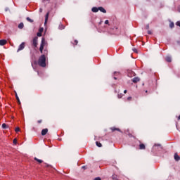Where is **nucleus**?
Masks as SVG:
<instances>
[{"label": "nucleus", "instance_id": "obj_1", "mask_svg": "<svg viewBox=\"0 0 180 180\" xmlns=\"http://www.w3.org/2000/svg\"><path fill=\"white\" fill-rule=\"evenodd\" d=\"M45 46H46V39H44V38H42L40 48H39V51L43 55H41L39 57L38 60V65L40 67H43V68L46 67V56L49 54V51H47V49H44Z\"/></svg>", "mask_w": 180, "mask_h": 180}, {"label": "nucleus", "instance_id": "obj_2", "mask_svg": "<svg viewBox=\"0 0 180 180\" xmlns=\"http://www.w3.org/2000/svg\"><path fill=\"white\" fill-rule=\"evenodd\" d=\"M25 42H22L19 46H18V49L17 50V53H19V51H22V50H23L25 47Z\"/></svg>", "mask_w": 180, "mask_h": 180}, {"label": "nucleus", "instance_id": "obj_3", "mask_svg": "<svg viewBox=\"0 0 180 180\" xmlns=\"http://www.w3.org/2000/svg\"><path fill=\"white\" fill-rule=\"evenodd\" d=\"M49 131L48 129H44L41 131V135L42 136H46L47 134V132Z\"/></svg>", "mask_w": 180, "mask_h": 180}, {"label": "nucleus", "instance_id": "obj_4", "mask_svg": "<svg viewBox=\"0 0 180 180\" xmlns=\"http://www.w3.org/2000/svg\"><path fill=\"white\" fill-rule=\"evenodd\" d=\"M139 81H140L139 77H134V79H132V82H134V84H137V82H139Z\"/></svg>", "mask_w": 180, "mask_h": 180}, {"label": "nucleus", "instance_id": "obj_5", "mask_svg": "<svg viewBox=\"0 0 180 180\" xmlns=\"http://www.w3.org/2000/svg\"><path fill=\"white\" fill-rule=\"evenodd\" d=\"M37 37H35L34 39H33V46H35V47H37Z\"/></svg>", "mask_w": 180, "mask_h": 180}, {"label": "nucleus", "instance_id": "obj_6", "mask_svg": "<svg viewBox=\"0 0 180 180\" xmlns=\"http://www.w3.org/2000/svg\"><path fill=\"white\" fill-rule=\"evenodd\" d=\"M7 41L5 39H1L0 40V46H5L6 44Z\"/></svg>", "mask_w": 180, "mask_h": 180}, {"label": "nucleus", "instance_id": "obj_7", "mask_svg": "<svg viewBox=\"0 0 180 180\" xmlns=\"http://www.w3.org/2000/svg\"><path fill=\"white\" fill-rule=\"evenodd\" d=\"M91 11L94 12V13L98 12L99 11V8L98 7H93L91 8Z\"/></svg>", "mask_w": 180, "mask_h": 180}, {"label": "nucleus", "instance_id": "obj_8", "mask_svg": "<svg viewBox=\"0 0 180 180\" xmlns=\"http://www.w3.org/2000/svg\"><path fill=\"white\" fill-rule=\"evenodd\" d=\"M139 149L140 150H146V145H144L143 143H141L139 145Z\"/></svg>", "mask_w": 180, "mask_h": 180}, {"label": "nucleus", "instance_id": "obj_9", "mask_svg": "<svg viewBox=\"0 0 180 180\" xmlns=\"http://www.w3.org/2000/svg\"><path fill=\"white\" fill-rule=\"evenodd\" d=\"M98 11H100V12H102L103 13H106V10H105L103 7H98Z\"/></svg>", "mask_w": 180, "mask_h": 180}, {"label": "nucleus", "instance_id": "obj_10", "mask_svg": "<svg viewBox=\"0 0 180 180\" xmlns=\"http://www.w3.org/2000/svg\"><path fill=\"white\" fill-rule=\"evenodd\" d=\"M174 160H175L176 161H179L180 157H179V155H178V153H175V154H174Z\"/></svg>", "mask_w": 180, "mask_h": 180}, {"label": "nucleus", "instance_id": "obj_11", "mask_svg": "<svg viewBox=\"0 0 180 180\" xmlns=\"http://www.w3.org/2000/svg\"><path fill=\"white\" fill-rule=\"evenodd\" d=\"M134 75H136V73H134V72H129L128 73V77H134Z\"/></svg>", "mask_w": 180, "mask_h": 180}, {"label": "nucleus", "instance_id": "obj_12", "mask_svg": "<svg viewBox=\"0 0 180 180\" xmlns=\"http://www.w3.org/2000/svg\"><path fill=\"white\" fill-rule=\"evenodd\" d=\"M165 59L167 63H171V61H172V58H171V56H167Z\"/></svg>", "mask_w": 180, "mask_h": 180}, {"label": "nucleus", "instance_id": "obj_13", "mask_svg": "<svg viewBox=\"0 0 180 180\" xmlns=\"http://www.w3.org/2000/svg\"><path fill=\"white\" fill-rule=\"evenodd\" d=\"M110 130H112V131H115L117 130V131H120V129L119 128H115V127H111Z\"/></svg>", "mask_w": 180, "mask_h": 180}, {"label": "nucleus", "instance_id": "obj_14", "mask_svg": "<svg viewBox=\"0 0 180 180\" xmlns=\"http://www.w3.org/2000/svg\"><path fill=\"white\" fill-rule=\"evenodd\" d=\"M24 25L23 22H21L18 25V29H23Z\"/></svg>", "mask_w": 180, "mask_h": 180}, {"label": "nucleus", "instance_id": "obj_15", "mask_svg": "<svg viewBox=\"0 0 180 180\" xmlns=\"http://www.w3.org/2000/svg\"><path fill=\"white\" fill-rule=\"evenodd\" d=\"M35 161H37L39 164H41L43 162V160L38 159L37 158H34Z\"/></svg>", "mask_w": 180, "mask_h": 180}, {"label": "nucleus", "instance_id": "obj_16", "mask_svg": "<svg viewBox=\"0 0 180 180\" xmlns=\"http://www.w3.org/2000/svg\"><path fill=\"white\" fill-rule=\"evenodd\" d=\"M47 20H49V13H46L45 17V25L47 23Z\"/></svg>", "mask_w": 180, "mask_h": 180}, {"label": "nucleus", "instance_id": "obj_17", "mask_svg": "<svg viewBox=\"0 0 180 180\" xmlns=\"http://www.w3.org/2000/svg\"><path fill=\"white\" fill-rule=\"evenodd\" d=\"M96 144L97 147H102V143H101V142L96 141Z\"/></svg>", "mask_w": 180, "mask_h": 180}, {"label": "nucleus", "instance_id": "obj_18", "mask_svg": "<svg viewBox=\"0 0 180 180\" xmlns=\"http://www.w3.org/2000/svg\"><path fill=\"white\" fill-rule=\"evenodd\" d=\"M2 128L3 129H8V125H6V124L4 123V124H2Z\"/></svg>", "mask_w": 180, "mask_h": 180}, {"label": "nucleus", "instance_id": "obj_19", "mask_svg": "<svg viewBox=\"0 0 180 180\" xmlns=\"http://www.w3.org/2000/svg\"><path fill=\"white\" fill-rule=\"evenodd\" d=\"M27 20L28 22H30V23H33V20L30 19V18H29V17L27 18Z\"/></svg>", "mask_w": 180, "mask_h": 180}, {"label": "nucleus", "instance_id": "obj_20", "mask_svg": "<svg viewBox=\"0 0 180 180\" xmlns=\"http://www.w3.org/2000/svg\"><path fill=\"white\" fill-rule=\"evenodd\" d=\"M112 179H117V175L113 174V175L112 176Z\"/></svg>", "mask_w": 180, "mask_h": 180}, {"label": "nucleus", "instance_id": "obj_21", "mask_svg": "<svg viewBox=\"0 0 180 180\" xmlns=\"http://www.w3.org/2000/svg\"><path fill=\"white\" fill-rule=\"evenodd\" d=\"M15 131L16 132L20 131V129L19 127H17V128H15Z\"/></svg>", "mask_w": 180, "mask_h": 180}, {"label": "nucleus", "instance_id": "obj_22", "mask_svg": "<svg viewBox=\"0 0 180 180\" xmlns=\"http://www.w3.org/2000/svg\"><path fill=\"white\" fill-rule=\"evenodd\" d=\"M171 29H172V27H174V22H171L169 25Z\"/></svg>", "mask_w": 180, "mask_h": 180}, {"label": "nucleus", "instance_id": "obj_23", "mask_svg": "<svg viewBox=\"0 0 180 180\" xmlns=\"http://www.w3.org/2000/svg\"><path fill=\"white\" fill-rule=\"evenodd\" d=\"M59 29L63 30L64 29V25H61L59 26Z\"/></svg>", "mask_w": 180, "mask_h": 180}, {"label": "nucleus", "instance_id": "obj_24", "mask_svg": "<svg viewBox=\"0 0 180 180\" xmlns=\"http://www.w3.org/2000/svg\"><path fill=\"white\" fill-rule=\"evenodd\" d=\"M105 25H109V20H106L105 21Z\"/></svg>", "mask_w": 180, "mask_h": 180}, {"label": "nucleus", "instance_id": "obj_25", "mask_svg": "<svg viewBox=\"0 0 180 180\" xmlns=\"http://www.w3.org/2000/svg\"><path fill=\"white\" fill-rule=\"evenodd\" d=\"M176 26H179L180 27V21L176 22Z\"/></svg>", "mask_w": 180, "mask_h": 180}, {"label": "nucleus", "instance_id": "obj_26", "mask_svg": "<svg viewBox=\"0 0 180 180\" xmlns=\"http://www.w3.org/2000/svg\"><path fill=\"white\" fill-rule=\"evenodd\" d=\"M132 50L134 53H137V49L136 48H134Z\"/></svg>", "mask_w": 180, "mask_h": 180}, {"label": "nucleus", "instance_id": "obj_27", "mask_svg": "<svg viewBox=\"0 0 180 180\" xmlns=\"http://www.w3.org/2000/svg\"><path fill=\"white\" fill-rule=\"evenodd\" d=\"M17 141H18L16 140V139H13V143H14V144H16Z\"/></svg>", "mask_w": 180, "mask_h": 180}, {"label": "nucleus", "instance_id": "obj_28", "mask_svg": "<svg viewBox=\"0 0 180 180\" xmlns=\"http://www.w3.org/2000/svg\"><path fill=\"white\" fill-rule=\"evenodd\" d=\"M37 36H38L39 37H40L41 36V33L38 32V33H37Z\"/></svg>", "mask_w": 180, "mask_h": 180}, {"label": "nucleus", "instance_id": "obj_29", "mask_svg": "<svg viewBox=\"0 0 180 180\" xmlns=\"http://www.w3.org/2000/svg\"><path fill=\"white\" fill-rule=\"evenodd\" d=\"M16 99H17V101H18L19 103L20 102V101L19 100V97L18 96V95H16Z\"/></svg>", "mask_w": 180, "mask_h": 180}, {"label": "nucleus", "instance_id": "obj_30", "mask_svg": "<svg viewBox=\"0 0 180 180\" xmlns=\"http://www.w3.org/2000/svg\"><path fill=\"white\" fill-rule=\"evenodd\" d=\"M94 180H101V179L100 177H97V178H95Z\"/></svg>", "mask_w": 180, "mask_h": 180}, {"label": "nucleus", "instance_id": "obj_31", "mask_svg": "<svg viewBox=\"0 0 180 180\" xmlns=\"http://www.w3.org/2000/svg\"><path fill=\"white\" fill-rule=\"evenodd\" d=\"M177 11H178V12H180V6H178Z\"/></svg>", "mask_w": 180, "mask_h": 180}, {"label": "nucleus", "instance_id": "obj_32", "mask_svg": "<svg viewBox=\"0 0 180 180\" xmlns=\"http://www.w3.org/2000/svg\"><path fill=\"white\" fill-rule=\"evenodd\" d=\"M127 100H128V101H131V97H130V96L128 97V98H127Z\"/></svg>", "mask_w": 180, "mask_h": 180}, {"label": "nucleus", "instance_id": "obj_33", "mask_svg": "<svg viewBox=\"0 0 180 180\" xmlns=\"http://www.w3.org/2000/svg\"><path fill=\"white\" fill-rule=\"evenodd\" d=\"M75 44H78V41L75 40Z\"/></svg>", "mask_w": 180, "mask_h": 180}, {"label": "nucleus", "instance_id": "obj_34", "mask_svg": "<svg viewBox=\"0 0 180 180\" xmlns=\"http://www.w3.org/2000/svg\"><path fill=\"white\" fill-rule=\"evenodd\" d=\"M148 34H151V31H148Z\"/></svg>", "mask_w": 180, "mask_h": 180}, {"label": "nucleus", "instance_id": "obj_35", "mask_svg": "<svg viewBox=\"0 0 180 180\" xmlns=\"http://www.w3.org/2000/svg\"><path fill=\"white\" fill-rule=\"evenodd\" d=\"M118 98H122V95L118 94Z\"/></svg>", "mask_w": 180, "mask_h": 180}, {"label": "nucleus", "instance_id": "obj_36", "mask_svg": "<svg viewBox=\"0 0 180 180\" xmlns=\"http://www.w3.org/2000/svg\"><path fill=\"white\" fill-rule=\"evenodd\" d=\"M114 74H117V75H119V72H115Z\"/></svg>", "mask_w": 180, "mask_h": 180}, {"label": "nucleus", "instance_id": "obj_37", "mask_svg": "<svg viewBox=\"0 0 180 180\" xmlns=\"http://www.w3.org/2000/svg\"><path fill=\"white\" fill-rule=\"evenodd\" d=\"M124 94H127V90H124Z\"/></svg>", "mask_w": 180, "mask_h": 180}, {"label": "nucleus", "instance_id": "obj_38", "mask_svg": "<svg viewBox=\"0 0 180 180\" xmlns=\"http://www.w3.org/2000/svg\"><path fill=\"white\" fill-rule=\"evenodd\" d=\"M9 11V8H6V12H8Z\"/></svg>", "mask_w": 180, "mask_h": 180}, {"label": "nucleus", "instance_id": "obj_39", "mask_svg": "<svg viewBox=\"0 0 180 180\" xmlns=\"http://www.w3.org/2000/svg\"><path fill=\"white\" fill-rule=\"evenodd\" d=\"M40 32H43V28H41V29H40Z\"/></svg>", "mask_w": 180, "mask_h": 180}, {"label": "nucleus", "instance_id": "obj_40", "mask_svg": "<svg viewBox=\"0 0 180 180\" xmlns=\"http://www.w3.org/2000/svg\"><path fill=\"white\" fill-rule=\"evenodd\" d=\"M41 120H39V121H38V123H41Z\"/></svg>", "mask_w": 180, "mask_h": 180}, {"label": "nucleus", "instance_id": "obj_41", "mask_svg": "<svg viewBox=\"0 0 180 180\" xmlns=\"http://www.w3.org/2000/svg\"><path fill=\"white\" fill-rule=\"evenodd\" d=\"M149 27H150V26L148 25V26L146 27V29H148Z\"/></svg>", "mask_w": 180, "mask_h": 180}, {"label": "nucleus", "instance_id": "obj_42", "mask_svg": "<svg viewBox=\"0 0 180 180\" xmlns=\"http://www.w3.org/2000/svg\"><path fill=\"white\" fill-rule=\"evenodd\" d=\"M114 79H117V78L115 77H114Z\"/></svg>", "mask_w": 180, "mask_h": 180}, {"label": "nucleus", "instance_id": "obj_43", "mask_svg": "<svg viewBox=\"0 0 180 180\" xmlns=\"http://www.w3.org/2000/svg\"><path fill=\"white\" fill-rule=\"evenodd\" d=\"M178 119H179V120H180V115L179 116Z\"/></svg>", "mask_w": 180, "mask_h": 180}, {"label": "nucleus", "instance_id": "obj_44", "mask_svg": "<svg viewBox=\"0 0 180 180\" xmlns=\"http://www.w3.org/2000/svg\"><path fill=\"white\" fill-rule=\"evenodd\" d=\"M155 146H160V145L155 144Z\"/></svg>", "mask_w": 180, "mask_h": 180}]
</instances>
